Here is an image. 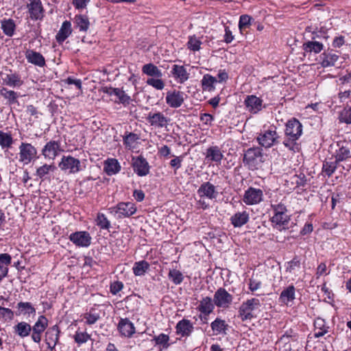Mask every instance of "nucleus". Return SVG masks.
Returning <instances> with one entry per match:
<instances>
[{
  "mask_svg": "<svg viewBox=\"0 0 351 351\" xmlns=\"http://www.w3.org/2000/svg\"><path fill=\"white\" fill-rule=\"evenodd\" d=\"M273 215L270 221L273 228L278 231H285L295 224L291 222V216L288 214L287 205L282 202L271 204Z\"/></svg>",
  "mask_w": 351,
  "mask_h": 351,
  "instance_id": "obj_1",
  "label": "nucleus"
},
{
  "mask_svg": "<svg viewBox=\"0 0 351 351\" xmlns=\"http://www.w3.org/2000/svg\"><path fill=\"white\" fill-rule=\"evenodd\" d=\"M256 141L262 147L269 149L280 143V136L277 132V128L272 125L267 128L264 127L258 134Z\"/></svg>",
  "mask_w": 351,
  "mask_h": 351,
  "instance_id": "obj_2",
  "label": "nucleus"
},
{
  "mask_svg": "<svg viewBox=\"0 0 351 351\" xmlns=\"http://www.w3.org/2000/svg\"><path fill=\"white\" fill-rule=\"evenodd\" d=\"M243 162L249 169H258L264 162L263 149L260 147H253L247 149L244 153Z\"/></svg>",
  "mask_w": 351,
  "mask_h": 351,
  "instance_id": "obj_3",
  "label": "nucleus"
},
{
  "mask_svg": "<svg viewBox=\"0 0 351 351\" xmlns=\"http://www.w3.org/2000/svg\"><path fill=\"white\" fill-rule=\"evenodd\" d=\"M261 306L260 300L258 298H251L243 302L239 308L238 317L243 322L251 320L256 317L253 311Z\"/></svg>",
  "mask_w": 351,
  "mask_h": 351,
  "instance_id": "obj_4",
  "label": "nucleus"
},
{
  "mask_svg": "<svg viewBox=\"0 0 351 351\" xmlns=\"http://www.w3.org/2000/svg\"><path fill=\"white\" fill-rule=\"evenodd\" d=\"M37 149L31 143H21L19 146V161L28 165L38 158Z\"/></svg>",
  "mask_w": 351,
  "mask_h": 351,
  "instance_id": "obj_5",
  "label": "nucleus"
},
{
  "mask_svg": "<svg viewBox=\"0 0 351 351\" xmlns=\"http://www.w3.org/2000/svg\"><path fill=\"white\" fill-rule=\"evenodd\" d=\"M302 124L296 118L289 119L285 124V134L292 140H298L302 134Z\"/></svg>",
  "mask_w": 351,
  "mask_h": 351,
  "instance_id": "obj_6",
  "label": "nucleus"
},
{
  "mask_svg": "<svg viewBox=\"0 0 351 351\" xmlns=\"http://www.w3.org/2000/svg\"><path fill=\"white\" fill-rule=\"evenodd\" d=\"M232 301L233 295L223 287L219 288L214 294L213 302L219 308H228L232 304Z\"/></svg>",
  "mask_w": 351,
  "mask_h": 351,
  "instance_id": "obj_7",
  "label": "nucleus"
},
{
  "mask_svg": "<svg viewBox=\"0 0 351 351\" xmlns=\"http://www.w3.org/2000/svg\"><path fill=\"white\" fill-rule=\"evenodd\" d=\"M81 162L80 160L71 156H63L59 167L62 171H69L70 173H76L81 170Z\"/></svg>",
  "mask_w": 351,
  "mask_h": 351,
  "instance_id": "obj_8",
  "label": "nucleus"
},
{
  "mask_svg": "<svg viewBox=\"0 0 351 351\" xmlns=\"http://www.w3.org/2000/svg\"><path fill=\"white\" fill-rule=\"evenodd\" d=\"M132 167L134 173L143 177L149 174L150 167L147 160L141 155L132 158Z\"/></svg>",
  "mask_w": 351,
  "mask_h": 351,
  "instance_id": "obj_9",
  "label": "nucleus"
},
{
  "mask_svg": "<svg viewBox=\"0 0 351 351\" xmlns=\"http://www.w3.org/2000/svg\"><path fill=\"white\" fill-rule=\"evenodd\" d=\"M69 240L77 247H87L91 243L92 238L87 231H77L71 233Z\"/></svg>",
  "mask_w": 351,
  "mask_h": 351,
  "instance_id": "obj_10",
  "label": "nucleus"
},
{
  "mask_svg": "<svg viewBox=\"0 0 351 351\" xmlns=\"http://www.w3.org/2000/svg\"><path fill=\"white\" fill-rule=\"evenodd\" d=\"M48 326V320L44 315L38 317V320L34 325L32 327V339L34 342L39 343L41 341V336L43 332L46 330Z\"/></svg>",
  "mask_w": 351,
  "mask_h": 351,
  "instance_id": "obj_11",
  "label": "nucleus"
},
{
  "mask_svg": "<svg viewBox=\"0 0 351 351\" xmlns=\"http://www.w3.org/2000/svg\"><path fill=\"white\" fill-rule=\"evenodd\" d=\"M103 91L110 96L114 95L117 99L114 101L117 104H121L124 106L129 105L132 101L130 96L119 88L105 87Z\"/></svg>",
  "mask_w": 351,
  "mask_h": 351,
  "instance_id": "obj_12",
  "label": "nucleus"
},
{
  "mask_svg": "<svg viewBox=\"0 0 351 351\" xmlns=\"http://www.w3.org/2000/svg\"><path fill=\"white\" fill-rule=\"evenodd\" d=\"M263 192L260 189L250 187L245 191L243 202L247 205H254L263 200Z\"/></svg>",
  "mask_w": 351,
  "mask_h": 351,
  "instance_id": "obj_13",
  "label": "nucleus"
},
{
  "mask_svg": "<svg viewBox=\"0 0 351 351\" xmlns=\"http://www.w3.org/2000/svg\"><path fill=\"white\" fill-rule=\"evenodd\" d=\"M60 141L51 140L47 143L42 149V154L45 158L53 160L60 152H63L60 147Z\"/></svg>",
  "mask_w": 351,
  "mask_h": 351,
  "instance_id": "obj_14",
  "label": "nucleus"
},
{
  "mask_svg": "<svg viewBox=\"0 0 351 351\" xmlns=\"http://www.w3.org/2000/svg\"><path fill=\"white\" fill-rule=\"evenodd\" d=\"M184 96L186 95L184 92L174 90L173 91H168L166 95V103L167 105L173 108L180 107L184 101Z\"/></svg>",
  "mask_w": 351,
  "mask_h": 351,
  "instance_id": "obj_15",
  "label": "nucleus"
},
{
  "mask_svg": "<svg viewBox=\"0 0 351 351\" xmlns=\"http://www.w3.org/2000/svg\"><path fill=\"white\" fill-rule=\"evenodd\" d=\"M112 209L118 215L119 218L129 217L136 211L134 204L132 202H119Z\"/></svg>",
  "mask_w": 351,
  "mask_h": 351,
  "instance_id": "obj_16",
  "label": "nucleus"
},
{
  "mask_svg": "<svg viewBox=\"0 0 351 351\" xmlns=\"http://www.w3.org/2000/svg\"><path fill=\"white\" fill-rule=\"evenodd\" d=\"M197 195L201 198L215 199L218 195L216 187L210 182H203L197 189Z\"/></svg>",
  "mask_w": 351,
  "mask_h": 351,
  "instance_id": "obj_17",
  "label": "nucleus"
},
{
  "mask_svg": "<svg viewBox=\"0 0 351 351\" xmlns=\"http://www.w3.org/2000/svg\"><path fill=\"white\" fill-rule=\"evenodd\" d=\"M29 17L34 21L42 19L43 17L44 9L40 0H30L27 4Z\"/></svg>",
  "mask_w": 351,
  "mask_h": 351,
  "instance_id": "obj_18",
  "label": "nucleus"
},
{
  "mask_svg": "<svg viewBox=\"0 0 351 351\" xmlns=\"http://www.w3.org/2000/svg\"><path fill=\"white\" fill-rule=\"evenodd\" d=\"M147 121L152 126L162 128L167 126L169 119L160 112H149L147 117Z\"/></svg>",
  "mask_w": 351,
  "mask_h": 351,
  "instance_id": "obj_19",
  "label": "nucleus"
},
{
  "mask_svg": "<svg viewBox=\"0 0 351 351\" xmlns=\"http://www.w3.org/2000/svg\"><path fill=\"white\" fill-rule=\"evenodd\" d=\"M244 104L252 113L255 114L262 110L263 100L256 95H247L245 99Z\"/></svg>",
  "mask_w": 351,
  "mask_h": 351,
  "instance_id": "obj_20",
  "label": "nucleus"
},
{
  "mask_svg": "<svg viewBox=\"0 0 351 351\" xmlns=\"http://www.w3.org/2000/svg\"><path fill=\"white\" fill-rule=\"evenodd\" d=\"M193 326L191 321L186 319H182L179 321L176 326V332L177 335L181 337H189L193 331Z\"/></svg>",
  "mask_w": 351,
  "mask_h": 351,
  "instance_id": "obj_21",
  "label": "nucleus"
},
{
  "mask_svg": "<svg viewBox=\"0 0 351 351\" xmlns=\"http://www.w3.org/2000/svg\"><path fill=\"white\" fill-rule=\"evenodd\" d=\"M319 57L323 67L335 66L339 58V55L334 53L332 49L324 51Z\"/></svg>",
  "mask_w": 351,
  "mask_h": 351,
  "instance_id": "obj_22",
  "label": "nucleus"
},
{
  "mask_svg": "<svg viewBox=\"0 0 351 351\" xmlns=\"http://www.w3.org/2000/svg\"><path fill=\"white\" fill-rule=\"evenodd\" d=\"M25 55L29 63L39 67H43L46 65L45 57L39 52L28 49L26 51Z\"/></svg>",
  "mask_w": 351,
  "mask_h": 351,
  "instance_id": "obj_23",
  "label": "nucleus"
},
{
  "mask_svg": "<svg viewBox=\"0 0 351 351\" xmlns=\"http://www.w3.org/2000/svg\"><path fill=\"white\" fill-rule=\"evenodd\" d=\"M171 73L173 78L180 84L184 83L189 77V73L184 66L173 64Z\"/></svg>",
  "mask_w": 351,
  "mask_h": 351,
  "instance_id": "obj_24",
  "label": "nucleus"
},
{
  "mask_svg": "<svg viewBox=\"0 0 351 351\" xmlns=\"http://www.w3.org/2000/svg\"><path fill=\"white\" fill-rule=\"evenodd\" d=\"M72 28L71 23L69 21H64L56 36V40L60 45L62 44L64 40L71 34Z\"/></svg>",
  "mask_w": 351,
  "mask_h": 351,
  "instance_id": "obj_25",
  "label": "nucleus"
},
{
  "mask_svg": "<svg viewBox=\"0 0 351 351\" xmlns=\"http://www.w3.org/2000/svg\"><path fill=\"white\" fill-rule=\"evenodd\" d=\"M250 219L249 213L246 210L237 212L230 217V221L234 228H241L246 224Z\"/></svg>",
  "mask_w": 351,
  "mask_h": 351,
  "instance_id": "obj_26",
  "label": "nucleus"
},
{
  "mask_svg": "<svg viewBox=\"0 0 351 351\" xmlns=\"http://www.w3.org/2000/svg\"><path fill=\"white\" fill-rule=\"evenodd\" d=\"M118 330L122 335L128 337H130L135 332L134 324L128 318L120 319Z\"/></svg>",
  "mask_w": 351,
  "mask_h": 351,
  "instance_id": "obj_27",
  "label": "nucleus"
},
{
  "mask_svg": "<svg viewBox=\"0 0 351 351\" xmlns=\"http://www.w3.org/2000/svg\"><path fill=\"white\" fill-rule=\"evenodd\" d=\"M121 167L116 158H108L104 161V169L108 176H112L121 171Z\"/></svg>",
  "mask_w": 351,
  "mask_h": 351,
  "instance_id": "obj_28",
  "label": "nucleus"
},
{
  "mask_svg": "<svg viewBox=\"0 0 351 351\" xmlns=\"http://www.w3.org/2000/svg\"><path fill=\"white\" fill-rule=\"evenodd\" d=\"M315 338H319L324 336L329 332L330 327L326 324L325 319L317 317L314 321Z\"/></svg>",
  "mask_w": 351,
  "mask_h": 351,
  "instance_id": "obj_29",
  "label": "nucleus"
},
{
  "mask_svg": "<svg viewBox=\"0 0 351 351\" xmlns=\"http://www.w3.org/2000/svg\"><path fill=\"white\" fill-rule=\"evenodd\" d=\"M302 49L305 53L317 54L324 49V45L319 41L309 40L303 43Z\"/></svg>",
  "mask_w": 351,
  "mask_h": 351,
  "instance_id": "obj_30",
  "label": "nucleus"
},
{
  "mask_svg": "<svg viewBox=\"0 0 351 351\" xmlns=\"http://www.w3.org/2000/svg\"><path fill=\"white\" fill-rule=\"evenodd\" d=\"M215 305V303H213L211 298L207 296L203 298L199 302L197 309L204 315L208 316L213 311Z\"/></svg>",
  "mask_w": 351,
  "mask_h": 351,
  "instance_id": "obj_31",
  "label": "nucleus"
},
{
  "mask_svg": "<svg viewBox=\"0 0 351 351\" xmlns=\"http://www.w3.org/2000/svg\"><path fill=\"white\" fill-rule=\"evenodd\" d=\"M295 298V288L293 285H289L285 289L280 293L279 301L286 305L290 302H293Z\"/></svg>",
  "mask_w": 351,
  "mask_h": 351,
  "instance_id": "obj_32",
  "label": "nucleus"
},
{
  "mask_svg": "<svg viewBox=\"0 0 351 351\" xmlns=\"http://www.w3.org/2000/svg\"><path fill=\"white\" fill-rule=\"evenodd\" d=\"M13 331L15 335L23 339L29 335L32 326L25 322H21L13 327Z\"/></svg>",
  "mask_w": 351,
  "mask_h": 351,
  "instance_id": "obj_33",
  "label": "nucleus"
},
{
  "mask_svg": "<svg viewBox=\"0 0 351 351\" xmlns=\"http://www.w3.org/2000/svg\"><path fill=\"white\" fill-rule=\"evenodd\" d=\"M11 261L12 257L9 254H0V280L7 276Z\"/></svg>",
  "mask_w": 351,
  "mask_h": 351,
  "instance_id": "obj_34",
  "label": "nucleus"
},
{
  "mask_svg": "<svg viewBox=\"0 0 351 351\" xmlns=\"http://www.w3.org/2000/svg\"><path fill=\"white\" fill-rule=\"evenodd\" d=\"M223 156L218 146H211L206 149V158L220 163Z\"/></svg>",
  "mask_w": 351,
  "mask_h": 351,
  "instance_id": "obj_35",
  "label": "nucleus"
},
{
  "mask_svg": "<svg viewBox=\"0 0 351 351\" xmlns=\"http://www.w3.org/2000/svg\"><path fill=\"white\" fill-rule=\"evenodd\" d=\"M3 84L10 87H20L23 84L21 75L17 73L8 74L3 79Z\"/></svg>",
  "mask_w": 351,
  "mask_h": 351,
  "instance_id": "obj_36",
  "label": "nucleus"
},
{
  "mask_svg": "<svg viewBox=\"0 0 351 351\" xmlns=\"http://www.w3.org/2000/svg\"><path fill=\"white\" fill-rule=\"evenodd\" d=\"M1 28L3 34L9 37L14 35L16 29V24L12 19H4L1 21Z\"/></svg>",
  "mask_w": 351,
  "mask_h": 351,
  "instance_id": "obj_37",
  "label": "nucleus"
},
{
  "mask_svg": "<svg viewBox=\"0 0 351 351\" xmlns=\"http://www.w3.org/2000/svg\"><path fill=\"white\" fill-rule=\"evenodd\" d=\"M16 308L18 311L16 312V315H35L36 308L28 302H20L17 304Z\"/></svg>",
  "mask_w": 351,
  "mask_h": 351,
  "instance_id": "obj_38",
  "label": "nucleus"
},
{
  "mask_svg": "<svg viewBox=\"0 0 351 351\" xmlns=\"http://www.w3.org/2000/svg\"><path fill=\"white\" fill-rule=\"evenodd\" d=\"M217 82V80L215 77L212 76L210 74H205L202 80L201 85L204 91H212L215 90L214 84Z\"/></svg>",
  "mask_w": 351,
  "mask_h": 351,
  "instance_id": "obj_39",
  "label": "nucleus"
},
{
  "mask_svg": "<svg viewBox=\"0 0 351 351\" xmlns=\"http://www.w3.org/2000/svg\"><path fill=\"white\" fill-rule=\"evenodd\" d=\"M142 71L144 74L153 77L161 78L162 77V71L152 63L143 65Z\"/></svg>",
  "mask_w": 351,
  "mask_h": 351,
  "instance_id": "obj_40",
  "label": "nucleus"
},
{
  "mask_svg": "<svg viewBox=\"0 0 351 351\" xmlns=\"http://www.w3.org/2000/svg\"><path fill=\"white\" fill-rule=\"evenodd\" d=\"M60 330L57 325L49 328L45 332V341H50L57 345L59 340Z\"/></svg>",
  "mask_w": 351,
  "mask_h": 351,
  "instance_id": "obj_41",
  "label": "nucleus"
},
{
  "mask_svg": "<svg viewBox=\"0 0 351 351\" xmlns=\"http://www.w3.org/2000/svg\"><path fill=\"white\" fill-rule=\"evenodd\" d=\"M0 93L8 101L10 105L19 103L17 99L19 94L16 92L3 87L0 90Z\"/></svg>",
  "mask_w": 351,
  "mask_h": 351,
  "instance_id": "obj_42",
  "label": "nucleus"
},
{
  "mask_svg": "<svg viewBox=\"0 0 351 351\" xmlns=\"http://www.w3.org/2000/svg\"><path fill=\"white\" fill-rule=\"evenodd\" d=\"M149 269V264L146 261H141L136 262L132 268L133 273L135 276H143Z\"/></svg>",
  "mask_w": 351,
  "mask_h": 351,
  "instance_id": "obj_43",
  "label": "nucleus"
},
{
  "mask_svg": "<svg viewBox=\"0 0 351 351\" xmlns=\"http://www.w3.org/2000/svg\"><path fill=\"white\" fill-rule=\"evenodd\" d=\"M75 23L80 32H86L90 25L87 16L79 14L75 16Z\"/></svg>",
  "mask_w": 351,
  "mask_h": 351,
  "instance_id": "obj_44",
  "label": "nucleus"
},
{
  "mask_svg": "<svg viewBox=\"0 0 351 351\" xmlns=\"http://www.w3.org/2000/svg\"><path fill=\"white\" fill-rule=\"evenodd\" d=\"M211 328L216 335L226 333L228 325L225 320L220 318H216L210 324Z\"/></svg>",
  "mask_w": 351,
  "mask_h": 351,
  "instance_id": "obj_45",
  "label": "nucleus"
},
{
  "mask_svg": "<svg viewBox=\"0 0 351 351\" xmlns=\"http://www.w3.org/2000/svg\"><path fill=\"white\" fill-rule=\"evenodd\" d=\"M56 169L53 165L45 164L37 169L36 175L42 180H45L50 172L54 171Z\"/></svg>",
  "mask_w": 351,
  "mask_h": 351,
  "instance_id": "obj_46",
  "label": "nucleus"
},
{
  "mask_svg": "<svg viewBox=\"0 0 351 351\" xmlns=\"http://www.w3.org/2000/svg\"><path fill=\"white\" fill-rule=\"evenodd\" d=\"M350 149L348 147L342 145L339 147V149L336 152L335 160L339 163V162L346 160L350 158Z\"/></svg>",
  "mask_w": 351,
  "mask_h": 351,
  "instance_id": "obj_47",
  "label": "nucleus"
},
{
  "mask_svg": "<svg viewBox=\"0 0 351 351\" xmlns=\"http://www.w3.org/2000/svg\"><path fill=\"white\" fill-rule=\"evenodd\" d=\"M139 136L133 132H125L123 136V144L126 147L132 148L133 145L139 139Z\"/></svg>",
  "mask_w": 351,
  "mask_h": 351,
  "instance_id": "obj_48",
  "label": "nucleus"
},
{
  "mask_svg": "<svg viewBox=\"0 0 351 351\" xmlns=\"http://www.w3.org/2000/svg\"><path fill=\"white\" fill-rule=\"evenodd\" d=\"M339 121L340 123L351 124V106H346L339 112Z\"/></svg>",
  "mask_w": 351,
  "mask_h": 351,
  "instance_id": "obj_49",
  "label": "nucleus"
},
{
  "mask_svg": "<svg viewBox=\"0 0 351 351\" xmlns=\"http://www.w3.org/2000/svg\"><path fill=\"white\" fill-rule=\"evenodd\" d=\"M13 143L11 134L0 130V146L2 149L9 148Z\"/></svg>",
  "mask_w": 351,
  "mask_h": 351,
  "instance_id": "obj_50",
  "label": "nucleus"
},
{
  "mask_svg": "<svg viewBox=\"0 0 351 351\" xmlns=\"http://www.w3.org/2000/svg\"><path fill=\"white\" fill-rule=\"evenodd\" d=\"M338 162L335 161H324L322 167V171L328 176L330 177L335 171Z\"/></svg>",
  "mask_w": 351,
  "mask_h": 351,
  "instance_id": "obj_51",
  "label": "nucleus"
},
{
  "mask_svg": "<svg viewBox=\"0 0 351 351\" xmlns=\"http://www.w3.org/2000/svg\"><path fill=\"white\" fill-rule=\"evenodd\" d=\"M152 341H155L156 345L160 346L164 349L168 348L170 346V343H169V337L164 333H161L158 336H154Z\"/></svg>",
  "mask_w": 351,
  "mask_h": 351,
  "instance_id": "obj_52",
  "label": "nucleus"
},
{
  "mask_svg": "<svg viewBox=\"0 0 351 351\" xmlns=\"http://www.w3.org/2000/svg\"><path fill=\"white\" fill-rule=\"evenodd\" d=\"M301 267L300 258L298 256H295L292 260L286 264V271L293 273L295 269H299Z\"/></svg>",
  "mask_w": 351,
  "mask_h": 351,
  "instance_id": "obj_53",
  "label": "nucleus"
},
{
  "mask_svg": "<svg viewBox=\"0 0 351 351\" xmlns=\"http://www.w3.org/2000/svg\"><path fill=\"white\" fill-rule=\"evenodd\" d=\"M168 278L175 285L181 284L184 279V276L182 272L177 269H170L168 274Z\"/></svg>",
  "mask_w": 351,
  "mask_h": 351,
  "instance_id": "obj_54",
  "label": "nucleus"
},
{
  "mask_svg": "<svg viewBox=\"0 0 351 351\" xmlns=\"http://www.w3.org/2000/svg\"><path fill=\"white\" fill-rule=\"evenodd\" d=\"M305 33L309 37V38L312 40H316V39L323 38L322 36H320V34L318 32V27L308 25L305 28Z\"/></svg>",
  "mask_w": 351,
  "mask_h": 351,
  "instance_id": "obj_55",
  "label": "nucleus"
},
{
  "mask_svg": "<svg viewBox=\"0 0 351 351\" xmlns=\"http://www.w3.org/2000/svg\"><path fill=\"white\" fill-rule=\"evenodd\" d=\"M97 225L101 229L108 230L110 223L104 214L99 213L97 217Z\"/></svg>",
  "mask_w": 351,
  "mask_h": 351,
  "instance_id": "obj_56",
  "label": "nucleus"
},
{
  "mask_svg": "<svg viewBox=\"0 0 351 351\" xmlns=\"http://www.w3.org/2000/svg\"><path fill=\"white\" fill-rule=\"evenodd\" d=\"M84 318L86 319V324L88 325H93L95 324L99 319L100 315L99 313L90 311L84 315Z\"/></svg>",
  "mask_w": 351,
  "mask_h": 351,
  "instance_id": "obj_57",
  "label": "nucleus"
},
{
  "mask_svg": "<svg viewBox=\"0 0 351 351\" xmlns=\"http://www.w3.org/2000/svg\"><path fill=\"white\" fill-rule=\"evenodd\" d=\"M290 136H286V138L283 141L282 144L290 151L295 152L298 151V144L297 143L298 140H292Z\"/></svg>",
  "mask_w": 351,
  "mask_h": 351,
  "instance_id": "obj_58",
  "label": "nucleus"
},
{
  "mask_svg": "<svg viewBox=\"0 0 351 351\" xmlns=\"http://www.w3.org/2000/svg\"><path fill=\"white\" fill-rule=\"evenodd\" d=\"M252 18L247 14L241 15L239 18V27L241 32L243 29L249 27L251 25V21Z\"/></svg>",
  "mask_w": 351,
  "mask_h": 351,
  "instance_id": "obj_59",
  "label": "nucleus"
},
{
  "mask_svg": "<svg viewBox=\"0 0 351 351\" xmlns=\"http://www.w3.org/2000/svg\"><path fill=\"white\" fill-rule=\"evenodd\" d=\"M90 336L86 332L76 331L74 335V340L78 344H82L88 341Z\"/></svg>",
  "mask_w": 351,
  "mask_h": 351,
  "instance_id": "obj_60",
  "label": "nucleus"
},
{
  "mask_svg": "<svg viewBox=\"0 0 351 351\" xmlns=\"http://www.w3.org/2000/svg\"><path fill=\"white\" fill-rule=\"evenodd\" d=\"M147 84L153 86L157 90H162L165 87V83L160 78L152 77L147 80Z\"/></svg>",
  "mask_w": 351,
  "mask_h": 351,
  "instance_id": "obj_61",
  "label": "nucleus"
},
{
  "mask_svg": "<svg viewBox=\"0 0 351 351\" xmlns=\"http://www.w3.org/2000/svg\"><path fill=\"white\" fill-rule=\"evenodd\" d=\"M14 318V312L8 308L0 306V319L5 321L12 320Z\"/></svg>",
  "mask_w": 351,
  "mask_h": 351,
  "instance_id": "obj_62",
  "label": "nucleus"
},
{
  "mask_svg": "<svg viewBox=\"0 0 351 351\" xmlns=\"http://www.w3.org/2000/svg\"><path fill=\"white\" fill-rule=\"evenodd\" d=\"M202 43L196 38L191 37L188 41V48L193 51L199 50Z\"/></svg>",
  "mask_w": 351,
  "mask_h": 351,
  "instance_id": "obj_63",
  "label": "nucleus"
},
{
  "mask_svg": "<svg viewBox=\"0 0 351 351\" xmlns=\"http://www.w3.org/2000/svg\"><path fill=\"white\" fill-rule=\"evenodd\" d=\"M123 288V284L122 282L117 280L110 284V291L112 295H117Z\"/></svg>",
  "mask_w": 351,
  "mask_h": 351,
  "instance_id": "obj_64",
  "label": "nucleus"
}]
</instances>
